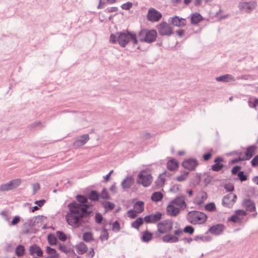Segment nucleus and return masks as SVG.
Listing matches in <instances>:
<instances>
[{"label": "nucleus", "mask_w": 258, "mask_h": 258, "mask_svg": "<svg viewBox=\"0 0 258 258\" xmlns=\"http://www.w3.org/2000/svg\"><path fill=\"white\" fill-rule=\"evenodd\" d=\"M93 206L92 203H84L83 204H78L73 201L68 205L69 211L66 215L67 223L72 226L78 227L82 223L83 218L90 217L92 211L88 210Z\"/></svg>", "instance_id": "obj_1"}, {"label": "nucleus", "mask_w": 258, "mask_h": 258, "mask_svg": "<svg viewBox=\"0 0 258 258\" xmlns=\"http://www.w3.org/2000/svg\"><path fill=\"white\" fill-rule=\"evenodd\" d=\"M117 42L122 47H125L129 42H131L134 45L138 43L137 34L134 32L126 30L117 33Z\"/></svg>", "instance_id": "obj_2"}, {"label": "nucleus", "mask_w": 258, "mask_h": 258, "mask_svg": "<svg viewBox=\"0 0 258 258\" xmlns=\"http://www.w3.org/2000/svg\"><path fill=\"white\" fill-rule=\"evenodd\" d=\"M157 36V33L154 29L148 30L141 29L138 33L139 41L142 42L151 43L155 41Z\"/></svg>", "instance_id": "obj_3"}, {"label": "nucleus", "mask_w": 258, "mask_h": 258, "mask_svg": "<svg viewBox=\"0 0 258 258\" xmlns=\"http://www.w3.org/2000/svg\"><path fill=\"white\" fill-rule=\"evenodd\" d=\"M208 216L203 212L197 211H191L187 213V219L192 224L197 223L203 224L207 220Z\"/></svg>", "instance_id": "obj_4"}, {"label": "nucleus", "mask_w": 258, "mask_h": 258, "mask_svg": "<svg viewBox=\"0 0 258 258\" xmlns=\"http://www.w3.org/2000/svg\"><path fill=\"white\" fill-rule=\"evenodd\" d=\"M157 230L155 232L157 237L160 236V234L170 232L173 227V222L171 219H166L159 222L157 225Z\"/></svg>", "instance_id": "obj_5"}, {"label": "nucleus", "mask_w": 258, "mask_h": 258, "mask_svg": "<svg viewBox=\"0 0 258 258\" xmlns=\"http://www.w3.org/2000/svg\"><path fill=\"white\" fill-rule=\"evenodd\" d=\"M152 176L148 169L141 170L138 175L137 182L144 187L149 186L152 182Z\"/></svg>", "instance_id": "obj_6"}, {"label": "nucleus", "mask_w": 258, "mask_h": 258, "mask_svg": "<svg viewBox=\"0 0 258 258\" xmlns=\"http://www.w3.org/2000/svg\"><path fill=\"white\" fill-rule=\"evenodd\" d=\"M159 33L161 36H170L173 34V31L169 24L163 21L157 26Z\"/></svg>", "instance_id": "obj_7"}, {"label": "nucleus", "mask_w": 258, "mask_h": 258, "mask_svg": "<svg viewBox=\"0 0 258 258\" xmlns=\"http://www.w3.org/2000/svg\"><path fill=\"white\" fill-rule=\"evenodd\" d=\"M237 196L232 193H229L225 196L222 200V205L223 207L229 209L232 208L236 202Z\"/></svg>", "instance_id": "obj_8"}, {"label": "nucleus", "mask_w": 258, "mask_h": 258, "mask_svg": "<svg viewBox=\"0 0 258 258\" xmlns=\"http://www.w3.org/2000/svg\"><path fill=\"white\" fill-rule=\"evenodd\" d=\"M21 183V179L19 178L12 180L9 182L2 184L0 187V190L5 191L14 189L18 187Z\"/></svg>", "instance_id": "obj_9"}, {"label": "nucleus", "mask_w": 258, "mask_h": 258, "mask_svg": "<svg viewBox=\"0 0 258 258\" xmlns=\"http://www.w3.org/2000/svg\"><path fill=\"white\" fill-rule=\"evenodd\" d=\"M182 166L188 170H194L199 165V162L196 159L188 158L185 159L181 163Z\"/></svg>", "instance_id": "obj_10"}, {"label": "nucleus", "mask_w": 258, "mask_h": 258, "mask_svg": "<svg viewBox=\"0 0 258 258\" xmlns=\"http://www.w3.org/2000/svg\"><path fill=\"white\" fill-rule=\"evenodd\" d=\"M162 217V213L160 212H156L155 213L148 215L144 218V221L146 223L151 224L156 223L159 221Z\"/></svg>", "instance_id": "obj_11"}, {"label": "nucleus", "mask_w": 258, "mask_h": 258, "mask_svg": "<svg viewBox=\"0 0 258 258\" xmlns=\"http://www.w3.org/2000/svg\"><path fill=\"white\" fill-rule=\"evenodd\" d=\"M256 6V3L254 1L249 2H240L239 3L238 7L240 10L249 13L255 8Z\"/></svg>", "instance_id": "obj_12"}, {"label": "nucleus", "mask_w": 258, "mask_h": 258, "mask_svg": "<svg viewBox=\"0 0 258 258\" xmlns=\"http://www.w3.org/2000/svg\"><path fill=\"white\" fill-rule=\"evenodd\" d=\"M162 17V14L154 8H150L148 12L147 19L152 22L158 21Z\"/></svg>", "instance_id": "obj_13"}, {"label": "nucleus", "mask_w": 258, "mask_h": 258, "mask_svg": "<svg viewBox=\"0 0 258 258\" xmlns=\"http://www.w3.org/2000/svg\"><path fill=\"white\" fill-rule=\"evenodd\" d=\"M225 229V226L223 224L219 223L211 226L206 232V234L210 233L215 235L221 234Z\"/></svg>", "instance_id": "obj_14"}, {"label": "nucleus", "mask_w": 258, "mask_h": 258, "mask_svg": "<svg viewBox=\"0 0 258 258\" xmlns=\"http://www.w3.org/2000/svg\"><path fill=\"white\" fill-rule=\"evenodd\" d=\"M170 202L171 204L178 206L181 210H184L187 206L185 202V196L182 195L177 196L174 199L171 201Z\"/></svg>", "instance_id": "obj_15"}, {"label": "nucleus", "mask_w": 258, "mask_h": 258, "mask_svg": "<svg viewBox=\"0 0 258 258\" xmlns=\"http://www.w3.org/2000/svg\"><path fill=\"white\" fill-rule=\"evenodd\" d=\"M170 19H171V24L174 26L181 27H184L186 25V19L178 16L175 15L173 17H170Z\"/></svg>", "instance_id": "obj_16"}, {"label": "nucleus", "mask_w": 258, "mask_h": 258, "mask_svg": "<svg viewBox=\"0 0 258 258\" xmlns=\"http://www.w3.org/2000/svg\"><path fill=\"white\" fill-rule=\"evenodd\" d=\"M29 254L32 256H34L35 254L36 257H41L43 255V252L40 246L36 244H33L29 247Z\"/></svg>", "instance_id": "obj_17"}, {"label": "nucleus", "mask_w": 258, "mask_h": 258, "mask_svg": "<svg viewBox=\"0 0 258 258\" xmlns=\"http://www.w3.org/2000/svg\"><path fill=\"white\" fill-rule=\"evenodd\" d=\"M223 161L224 159L223 157L220 156L216 157L214 160L215 163L211 166V169L216 172L221 170L223 168L224 164L220 162Z\"/></svg>", "instance_id": "obj_18"}, {"label": "nucleus", "mask_w": 258, "mask_h": 258, "mask_svg": "<svg viewBox=\"0 0 258 258\" xmlns=\"http://www.w3.org/2000/svg\"><path fill=\"white\" fill-rule=\"evenodd\" d=\"M242 206L245 208L246 211L250 212L255 211V205L253 201L250 199H244L242 203Z\"/></svg>", "instance_id": "obj_19"}, {"label": "nucleus", "mask_w": 258, "mask_h": 258, "mask_svg": "<svg viewBox=\"0 0 258 258\" xmlns=\"http://www.w3.org/2000/svg\"><path fill=\"white\" fill-rule=\"evenodd\" d=\"M166 211L168 215L171 217H176L180 213L179 208L175 207L171 202L167 206Z\"/></svg>", "instance_id": "obj_20"}, {"label": "nucleus", "mask_w": 258, "mask_h": 258, "mask_svg": "<svg viewBox=\"0 0 258 258\" xmlns=\"http://www.w3.org/2000/svg\"><path fill=\"white\" fill-rule=\"evenodd\" d=\"M256 149V146L254 145L249 146L246 148L245 156L243 157L245 160H249L253 157Z\"/></svg>", "instance_id": "obj_21"}, {"label": "nucleus", "mask_w": 258, "mask_h": 258, "mask_svg": "<svg viewBox=\"0 0 258 258\" xmlns=\"http://www.w3.org/2000/svg\"><path fill=\"white\" fill-rule=\"evenodd\" d=\"M89 136L88 134L82 135L79 138L75 140L74 145L76 147H80L85 145L89 140Z\"/></svg>", "instance_id": "obj_22"}, {"label": "nucleus", "mask_w": 258, "mask_h": 258, "mask_svg": "<svg viewBox=\"0 0 258 258\" xmlns=\"http://www.w3.org/2000/svg\"><path fill=\"white\" fill-rule=\"evenodd\" d=\"M162 240L165 243H176L179 241V238L174 235L167 233L162 237Z\"/></svg>", "instance_id": "obj_23"}, {"label": "nucleus", "mask_w": 258, "mask_h": 258, "mask_svg": "<svg viewBox=\"0 0 258 258\" xmlns=\"http://www.w3.org/2000/svg\"><path fill=\"white\" fill-rule=\"evenodd\" d=\"M134 183L133 176H128L121 182L122 187L124 189L130 188Z\"/></svg>", "instance_id": "obj_24"}, {"label": "nucleus", "mask_w": 258, "mask_h": 258, "mask_svg": "<svg viewBox=\"0 0 258 258\" xmlns=\"http://www.w3.org/2000/svg\"><path fill=\"white\" fill-rule=\"evenodd\" d=\"M216 80L217 82H229L230 81H234L235 79L231 75L226 74L216 77Z\"/></svg>", "instance_id": "obj_25"}, {"label": "nucleus", "mask_w": 258, "mask_h": 258, "mask_svg": "<svg viewBox=\"0 0 258 258\" xmlns=\"http://www.w3.org/2000/svg\"><path fill=\"white\" fill-rule=\"evenodd\" d=\"M178 166V162L174 158H171L167 163V169L170 171L175 170Z\"/></svg>", "instance_id": "obj_26"}, {"label": "nucleus", "mask_w": 258, "mask_h": 258, "mask_svg": "<svg viewBox=\"0 0 258 258\" xmlns=\"http://www.w3.org/2000/svg\"><path fill=\"white\" fill-rule=\"evenodd\" d=\"M88 199L93 202H97L100 198V194L96 190H91L88 194Z\"/></svg>", "instance_id": "obj_27"}, {"label": "nucleus", "mask_w": 258, "mask_h": 258, "mask_svg": "<svg viewBox=\"0 0 258 258\" xmlns=\"http://www.w3.org/2000/svg\"><path fill=\"white\" fill-rule=\"evenodd\" d=\"M203 20V17L198 13H194L191 15V23L193 25H196L199 23Z\"/></svg>", "instance_id": "obj_28"}, {"label": "nucleus", "mask_w": 258, "mask_h": 258, "mask_svg": "<svg viewBox=\"0 0 258 258\" xmlns=\"http://www.w3.org/2000/svg\"><path fill=\"white\" fill-rule=\"evenodd\" d=\"M76 248L78 253L79 254H83L88 250L87 245L83 242H80L78 244L76 245Z\"/></svg>", "instance_id": "obj_29"}, {"label": "nucleus", "mask_w": 258, "mask_h": 258, "mask_svg": "<svg viewBox=\"0 0 258 258\" xmlns=\"http://www.w3.org/2000/svg\"><path fill=\"white\" fill-rule=\"evenodd\" d=\"M163 196L161 191H155L152 194L151 199L153 202H158L162 200Z\"/></svg>", "instance_id": "obj_30"}, {"label": "nucleus", "mask_w": 258, "mask_h": 258, "mask_svg": "<svg viewBox=\"0 0 258 258\" xmlns=\"http://www.w3.org/2000/svg\"><path fill=\"white\" fill-rule=\"evenodd\" d=\"M153 238L152 233L148 230L144 231L141 237V240L143 242H148Z\"/></svg>", "instance_id": "obj_31"}, {"label": "nucleus", "mask_w": 258, "mask_h": 258, "mask_svg": "<svg viewBox=\"0 0 258 258\" xmlns=\"http://www.w3.org/2000/svg\"><path fill=\"white\" fill-rule=\"evenodd\" d=\"M144 218L141 217H138L131 224V227L136 229H139L140 227L144 224Z\"/></svg>", "instance_id": "obj_32"}, {"label": "nucleus", "mask_w": 258, "mask_h": 258, "mask_svg": "<svg viewBox=\"0 0 258 258\" xmlns=\"http://www.w3.org/2000/svg\"><path fill=\"white\" fill-rule=\"evenodd\" d=\"M212 239V237L210 236H204L203 235H199L195 236L194 240L197 242L201 241L202 242H209Z\"/></svg>", "instance_id": "obj_33"}, {"label": "nucleus", "mask_w": 258, "mask_h": 258, "mask_svg": "<svg viewBox=\"0 0 258 258\" xmlns=\"http://www.w3.org/2000/svg\"><path fill=\"white\" fill-rule=\"evenodd\" d=\"M46 252L49 254V255H55V258H59V253L56 252L55 248H51L49 246H46Z\"/></svg>", "instance_id": "obj_34"}, {"label": "nucleus", "mask_w": 258, "mask_h": 258, "mask_svg": "<svg viewBox=\"0 0 258 258\" xmlns=\"http://www.w3.org/2000/svg\"><path fill=\"white\" fill-rule=\"evenodd\" d=\"M47 240L49 244L50 245H55L56 244L57 238L53 233L48 234Z\"/></svg>", "instance_id": "obj_35"}, {"label": "nucleus", "mask_w": 258, "mask_h": 258, "mask_svg": "<svg viewBox=\"0 0 258 258\" xmlns=\"http://www.w3.org/2000/svg\"><path fill=\"white\" fill-rule=\"evenodd\" d=\"M25 249L24 246L19 244L16 248L15 253L18 256H23L25 253Z\"/></svg>", "instance_id": "obj_36"}, {"label": "nucleus", "mask_w": 258, "mask_h": 258, "mask_svg": "<svg viewBox=\"0 0 258 258\" xmlns=\"http://www.w3.org/2000/svg\"><path fill=\"white\" fill-rule=\"evenodd\" d=\"M144 202L141 201H137L134 206V208L138 211V213H142L144 211Z\"/></svg>", "instance_id": "obj_37"}, {"label": "nucleus", "mask_w": 258, "mask_h": 258, "mask_svg": "<svg viewBox=\"0 0 258 258\" xmlns=\"http://www.w3.org/2000/svg\"><path fill=\"white\" fill-rule=\"evenodd\" d=\"M83 240L86 242H89L94 240V239L92 233L91 232H85L83 235Z\"/></svg>", "instance_id": "obj_38"}, {"label": "nucleus", "mask_w": 258, "mask_h": 258, "mask_svg": "<svg viewBox=\"0 0 258 258\" xmlns=\"http://www.w3.org/2000/svg\"><path fill=\"white\" fill-rule=\"evenodd\" d=\"M76 198L79 203L78 204H83L84 203H87L88 201V197L83 195H78Z\"/></svg>", "instance_id": "obj_39"}, {"label": "nucleus", "mask_w": 258, "mask_h": 258, "mask_svg": "<svg viewBox=\"0 0 258 258\" xmlns=\"http://www.w3.org/2000/svg\"><path fill=\"white\" fill-rule=\"evenodd\" d=\"M108 238H109V233L108 232V231L106 228H103L101 232V234H100V235L99 237V239L101 241H103L104 240H108Z\"/></svg>", "instance_id": "obj_40"}, {"label": "nucleus", "mask_w": 258, "mask_h": 258, "mask_svg": "<svg viewBox=\"0 0 258 258\" xmlns=\"http://www.w3.org/2000/svg\"><path fill=\"white\" fill-rule=\"evenodd\" d=\"M205 209L209 212H214L216 210L215 204L213 202L206 204L205 206Z\"/></svg>", "instance_id": "obj_41"}, {"label": "nucleus", "mask_w": 258, "mask_h": 258, "mask_svg": "<svg viewBox=\"0 0 258 258\" xmlns=\"http://www.w3.org/2000/svg\"><path fill=\"white\" fill-rule=\"evenodd\" d=\"M115 206V204L110 202H105L104 204V207L106 210V212L113 210Z\"/></svg>", "instance_id": "obj_42"}, {"label": "nucleus", "mask_w": 258, "mask_h": 258, "mask_svg": "<svg viewBox=\"0 0 258 258\" xmlns=\"http://www.w3.org/2000/svg\"><path fill=\"white\" fill-rule=\"evenodd\" d=\"M112 230L115 232H118L120 230L121 227L119 222L116 220L112 223Z\"/></svg>", "instance_id": "obj_43"}, {"label": "nucleus", "mask_w": 258, "mask_h": 258, "mask_svg": "<svg viewBox=\"0 0 258 258\" xmlns=\"http://www.w3.org/2000/svg\"><path fill=\"white\" fill-rule=\"evenodd\" d=\"M56 233L59 240L61 241H65L66 240L67 235L63 232L61 231H57Z\"/></svg>", "instance_id": "obj_44"}, {"label": "nucleus", "mask_w": 258, "mask_h": 258, "mask_svg": "<svg viewBox=\"0 0 258 258\" xmlns=\"http://www.w3.org/2000/svg\"><path fill=\"white\" fill-rule=\"evenodd\" d=\"M100 195V198L104 200H109L110 199V197L109 196L107 190L106 188H103L102 190L101 193Z\"/></svg>", "instance_id": "obj_45"}, {"label": "nucleus", "mask_w": 258, "mask_h": 258, "mask_svg": "<svg viewBox=\"0 0 258 258\" xmlns=\"http://www.w3.org/2000/svg\"><path fill=\"white\" fill-rule=\"evenodd\" d=\"M139 213L137 210L134 209H131L127 212V215L128 217L131 219H134L137 217V214Z\"/></svg>", "instance_id": "obj_46"}, {"label": "nucleus", "mask_w": 258, "mask_h": 258, "mask_svg": "<svg viewBox=\"0 0 258 258\" xmlns=\"http://www.w3.org/2000/svg\"><path fill=\"white\" fill-rule=\"evenodd\" d=\"M183 230L184 231L183 232L188 233L191 235L194 233L195 229L191 225H187L183 228Z\"/></svg>", "instance_id": "obj_47"}, {"label": "nucleus", "mask_w": 258, "mask_h": 258, "mask_svg": "<svg viewBox=\"0 0 258 258\" xmlns=\"http://www.w3.org/2000/svg\"><path fill=\"white\" fill-rule=\"evenodd\" d=\"M180 184H175L172 185L169 189V191L173 193H177L180 190Z\"/></svg>", "instance_id": "obj_48"}, {"label": "nucleus", "mask_w": 258, "mask_h": 258, "mask_svg": "<svg viewBox=\"0 0 258 258\" xmlns=\"http://www.w3.org/2000/svg\"><path fill=\"white\" fill-rule=\"evenodd\" d=\"M103 217L102 214L99 212L96 213L95 216V222L97 224H100L102 223Z\"/></svg>", "instance_id": "obj_49"}, {"label": "nucleus", "mask_w": 258, "mask_h": 258, "mask_svg": "<svg viewBox=\"0 0 258 258\" xmlns=\"http://www.w3.org/2000/svg\"><path fill=\"white\" fill-rule=\"evenodd\" d=\"M237 176L241 182L245 181L247 179V176L244 174L243 171H239L237 174Z\"/></svg>", "instance_id": "obj_50"}, {"label": "nucleus", "mask_w": 258, "mask_h": 258, "mask_svg": "<svg viewBox=\"0 0 258 258\" xmlns=\"http://www.w3.org/2000/svg\"><path fill=\"white\" fill-rule=\"evenodd\" d=\"M240 220V218L236 214L232 215L228 218V221H231L233 223H237Z\"/></svg>", "instance_id": "obj_51"}, {"label": "nucleus", "mask_w": 258, "mask_h": 258, "mask_svg": "<svg viewBox=\"0 0 258 258\" xmlns=\"http://www.w3.org/2000/svg\"><path fill=\"white\" fill-rule=\"evenodd\" d=\"M58 249L66 254L68 253L70 251V249L69 248L61 243H59V244Z\"/></svg>", "instance_id": "obj_52"}, {"label": "nucleus", "mask_w": 258, "mask_h": 258, "mask_svg": "<svg viewBox=\"0 0 258 258\" xmlns=\"http://www.w3.org/2000/svg\"><path fill=\"white\" fill-rule=\"evenodd\" d=\"M212 151H213V150L212 149H211L210 150V151L204 154L203 155V158L204 161H209L211 159V158L212 156Z\"/></svg>", "instance_id": "obj_53"}, {"label": "nucleus", "mask_w": 258, "mask_h": 258, "mask_svg": "<svg viewBox=\"0 0 258 258\" xmlns=\"http://www.w3.org/2000/svg\"><path fill=\"white\" fill-rule=\"evenodd\" d=\"M21 220V217L19 216H15L12 219L10 225L15 226L18 224Z\"/></svg>", "instance_id": "obj_54"}, {"label": "nucleus", "mask_w": 258, "mask_h": 258, "mask_svg": "<svg viewBox=\"0 0 258 258\" xmlns=\"http://www.w3.org/2000/svg\"><path fill=\"white\" fill-rule=\"evenodd\" d=\"M224 187L227 192H232L234 189V185L231 183L225 184L224 185Z\"/></svg>", "instance_id": "obj_55"}, {"label": "nucleus", "mask_w": 258, "mask_h": 258, "mask_svg": "<svg viewBox=\"0 0 258 258\" xmlns=\"http://www.w3.org/2000/svg\"><path fill=\"white\" fill-rule=\"evenodd\" d=\"M241 169V167L239 165H236L234 166L232 170H231V173L232 175H237L238 172L240 171V169Z\"/></svg>", "instance_id": "obj_56"}, {"label": "nucleus", "mask_w": 258, "mask_h": 258, "mask_svg": "<svg viewBox=\"0 0 258 258\" xmlns=\"http://www.w3.org/2000/svg\"><path fill=\"white\" fill-rule=\"evenodd\" d=\"M213 179V177L210 175H207L206 177L204 179V183L205 186H207L210 184Z\"/></svg>", "instance_id": "obj_57"}, {"label": "nucleus", "mask_w": 258, "mask_h": 258, "mask_svg": "<svg viewBox=\"0 0 258 258\" xmlns=\"http://www.w3.org/2000/svg\"><path fill=\"white\" fill-rule=\"evenodd\" d=\"M133 6V4L131 2H127L122 4L121 8L125 10H129Z\"/></svg>", "instance_id": "obj_58"}, {"label": "nucleus", "mask_w": 258, "mask_h": 258, "mask_svg": "<svg viewBox=\"0 0 258 258\" xmlns=\"http://www.w3.org/2000/svg\"><path fill=\"white\" fill-rule=\"evenodd\" d=\"M248 105L250 107L255 108L258 105V98H254L253 102L248 101Z\"/></svg>", "instance_id": "obj_59"}, {"label": "nucleus", "mask_w": 258, "mask_h": 258, "mask_svg": "<svg viewBox=\"0 0 258 258\" xmlns=\"http://www.w3.org/2000/svg\"><path fill=\"white\" fill-rule=\"evenodd\" d=\"M245 161V160L244 159V157L239 156V157H238L237 158H234V159L231 160V161H230L229 163V164H235L236 163H237V162H238L239 161Z\"/></svg>", "instance_id": "obj_60"}, {"label": "nucleus", "mask_w": 258, "mask_h": 258, "mask_svg": "<svg viewBox=\"0 0 258 258\" xmlns=\"http://www.w3.org/2000/svg\"><path fill=\"white\" fill-rule=\"evenodd\" d=\"M252 167H256L258 166V154L254 157L250 161Z\"/></svg>", "instance_id": "obj_61"}, {"label": "nucleus", "mask_w": 258, "mask_h": 258, "mask_svg": "<svg viewBox=\"0 0 258 258\" xmlns=\"http://www.w3.org/2000/svg\"><path fill=\"white\" fill-rule=\"evenodd\" d=\"M163 185L160 182L159 178L157 179L154 183V185L153 186V188L154 189L160 188L162 187Z\"/></svg>", "instance_id": "obj_62"}, {"label": "nucleus", "mask_w": 258, "mask_h": 258, "mask_svg": "<svg viewBox=\"0 0 258 258\" xmlns=\"http://www.w3.org/2000/svg\"><path fill=\"white\" fill-rule=\"evenodd\" d=\"M235 214L239 217V216H244L247 215V213L243 210H237L235 211Z\"/></svg>", "instance_id": "obj_63"}, {"label": "nucleus", "mask_w": 258, "mask_h": 258, "mask_svg": "<svg viewBox=\"0 0 258 258\" xmlns=\"http://www.w3.org/2000/svg\"><path fill=\"white\" fill-rule=\"evenodd\" d=\"M46 201L44 199L35 201L34 204L37 205L39 207H41L45 203Z\"/></svg>", "instance_id": "obj_64"}]
</instances>
